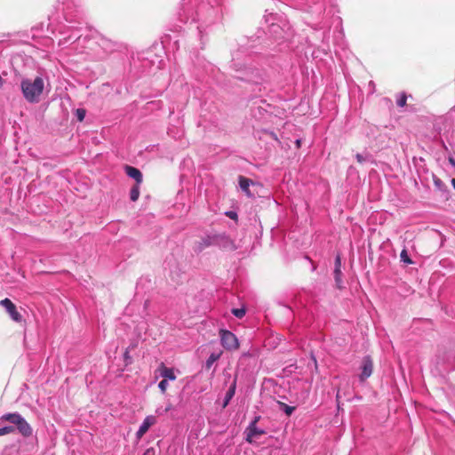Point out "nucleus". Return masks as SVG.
Listing matches in <instances>:
<instances>
[{
	"label": "nucleus",
	"mask_w": 455,
	"mask_h": 455,
	"mask_svg": "<svg viewBox=\"0 0 455 455\" xmlns=\"http://www.w3.org/2000/svg\"><path fill=\"white\" fill-rule=\"evenodd\" d=\"M245 441L252 443L255 442V439L259 436L265 435V430L259 428L257 426H254V423H250L246 427L245 431Z\"/></svg>",
	"instance_id": "8"
},
{
	"label": "nucleus",
	"mask_w": 455,
	"mask_h": 455,
	"mask_svg": "<svg viewBox=\"0 0 455 455\" xmlns=\"http://www.w3.org/2000/svg\"><path fill=\"white\" fill-rule=\"evenodd\" d=\"M269 134H270V136H271L274 140H277V137H276L275 133H274V132H270Z\"/></svg>",
	"instance_id": "34"
},
{
	"label": "nucleus",
	"mask_w": 455,
	"mask_h": 455,
	"mask_svg": "<svg viewBox=\"0 0 455 455\" xmlns=\"http://www.w3.org/2000/svg\"><path fill=\"white\" fill-rule=\"evenodd\" d=\"M260 417L256 416L251 423H254V426H257L258 421L259 420Z\"/></svg>",
	"instance_id": "32"
},
{
	"label": "nucleus",
	"mask_w": 455,
	"mask_h": 455,
	"mask_svg": "<svg viewBox=\"0 0 455 455\" xmlns=\"http://www.w3.org/2000/svg\"><path fill=\"white\" fill-rule=\"evenodd\" d=\"M400 258H401V260L406 264H411L412 261L411 259V258L409 257L408 255V252H407V250L406 249H403L401 253H400Z\"/></svg>",
	"instance_id": "22"
},
{
	"label": "nucleus",
	"mask_w": 455,
	"mask_h": 455,
	"mask_svg": "<svg viewBox=\"0 0 455 455\" xmlns=\"http://www.w3.org/2000/svg\"><path fill=\"white\" fill-rule=\"evenodd\" d=\"M233 66L236 71H243V76H238L237 78L251 82L253 84H260L263 81V72L253 67H243L236 62V60H233Z\"/></svg>",
	"instance_id": "3"
},
{
	"label": "nucleus",
	"mask_w": 455,
	"mask_h": 455,
	"mask_svg": "<svg viewBox=\"0 0 455 455\" xmlns=\"http://www.w3.org/2000/svg\"><path fill=\"white\" fill-rule=\"evenodd\" d=\"M225 214H226L228 218H230V219H232V220H237V218H238L237 213H236L235 212H233V211L226 212H225Z\"/></svg>",
	"instance_id": "29"
},
{
	"label": "nucleus",
	"mask_w": 455,
	"mask_h": 455,
	"mask_svg": "<svg viewBox=\"0 0 455 455\" xmlns=\"http://www.w3.org/2000/svg\"><path fill=\"white\" fill-rule=\"evenodd\" d=\"M220 338L221 346L226 350H236L239 347V341L237 337L228 330H220Z\"/></svg>",
	"instance_id": "4"
},
{
	"label": "nucleus",
	"mask_w": 455,
	"mask_h": 455,
	"mask_svg": "<svg viewBox=\"0 0 455 455\" xmlns=\"http://www.w3.org/2000/svg\"><path fill=\"white\" fill-rule=\"evenodd\" d=\"M86 115V111L84 108H77L76 110V116L79 122L84 121Z\"/></svg>",
	"instance_id": "24"
},
{
	"label": "nucleus",
	"mask_w": 455,
	"mask_h": 455,
	"mask_svg": "<svg viewBox=\"0 0 455 455\" xmlns=\"http://www.w3.org/2000/svg\"><path fill=\"white\" fill-rule=\"evenodd\" d=\"M140 184H134L130 191V199L132 202H136L140 197Z\"/></svg>",
	"instance_id": "18"
},
{
	"label": "nucleus",
	"mask_w": 455,
	"mask_h": 455,
	"mask_svg": "<svg viewBox=\"0 0 455 455\" xmlns=\"http://www.w3.org/2000/svg\"><path fill=\"white\" fill-rule=\"evenodd\" d=\"M295 143H296L297 148H300L301 140H299V139L296 140Z\"/></svg>",
	"instance_id": "33"
},
{
	"label": "nucleus",
	"mask_w": 455,
	"mask_h": 455,
	"mask_svg": "<svg viewBox=\"0 0 455 455\" xmlns=\"http://www.w3.org/2000/svg\"><path fill=\"white\" fill-rule=\"evenodd\" d=\"M0 420L10 422L17 427L19 433L24 437L32 435L33 429L28 421L19 412L3 414Z\"/></svg>",
	"instance_id": "2"
},
{
	"label": "nucleus",
	"mask_w": 455,
	"mask_h": 455,
	"mask_svg": "<svg viewBox=\"0 0 455 455\" xmlns=\"http://www.w3.org/2000/svg\"><path fill=\"white\" fill-rule=\"evenodd\" d=\"M278 406L281 411H283L287 416H291L292 412L295 411L294 406H290L283 402H278Z\"/></svg>",
	"instance_id": "19"
},
{
	"label": "nucleus",
	"mask_w": 455,
	"mask_h": 455,
	"mask_svg": "<svg viewBox=\"0 0 455 455\" xmlns=\"http://www.w3.org/2000/svg\"><path fill=\"white\" fill-rule=\"evenodd\" d=\"M451 184H452L453 188L455 189V179L451 180Z\"/></svg>",
	"instance_id": "35"
},
{
	"label": "nucleus",
	"mask_w": 455,
	"mask_h": 455,
	"mask_svg": "<svg viewBox=\"0 0 455 455\" xmlns=\"http://www.w3.org/2000/svg\"><path fill=\"white\" fill-rule=\"evenodd\" d=\"M81 28L75 26H68L67 28V31L61 32V34L65 35L68 32H70V35L64 36L61 39H60L59 44L64 45L69 41L76 42L81 39L82 35L80 34Z\"/></svg>",
	"instance_id": "7"
},
{
	"label": "nucleus",
	"mask_w": 455,
	"mask_h": 455,
	"mask_svg": "<svg viewBox=\"0 0 455 455\" xmlns=\"http://www.w3.org/2000/svg\"><path fill=\"white\" fill-rule=\"evenodd\" d=\"M124 362H125L126 365L132 363V357L130 355V352L128 349L125 350V352L124 354Z\"/></svg>",
	"instance_id": "27"
},
{
	"label": "nucleus",
	"mask_w": 455,
	"mask_h": 455,
	"mask_svg": "<svg viewBox=\"0 0 455 455\" xmlns=\"http://www.w3.org/2000/svg\"><path fill=\"white\" fill-rule=\"evenodd\" d=\"M125 173L128 177L135 180V184H141L143 181L142 172L136 167L125 165Z\"/></svg>",
	"instance_id": "13"
},
{
	"label": "nucleus",
	"mask_w": 455,
	"mask_h": 455,
	"mask_svg": "<svg viewBox=\"0 0 455 455\" xmlns=\"http://www.w3.org/2000/svg\"><path fill=\"white\" fill-rule=\"evenodd\" d=\"M159 372L160 376L164 378V379L166 380H175L176 375L174 372V370L172 368H168L164 365V363H162L159 366Z\"/></svg>",
	"instance_id": "14"
},
{
	"label": "nucleus",
	"mask_w": 455,
	"mask_h": 455,
	"mask_svg": "<svg viewBox=\"0 0 455 455\" xmlns=\"http://www.w3.org/2000/svg\"><path fill=\"white\" fill-rule=\"evenodd\" d=\"M214 246L226 251L236 249L234 241L225 233L214 234Z\"/></svg>",
	"instance_id": "5"
},
{
	"label": "nucleus",
	"mask_w": 455,
	"mask_h": 455,
	"mask_svg": "<svg viewBox=\"0 0 455 455\" xmlns=\"http://www.w3.org/2000/svg\"><path fill=\"white\" fill-rule=\"evenodd\" d=\"M334 269H341V259L339 255H337L335 258Z\"/></svg>",
	"instance_id": "28"
},
{
	"label": "nucleus",
	"mask_w": 455,
	"mask_h": 455,
	"mask_svg": "<svg viewBox=\"0 0 455 455\" xmlns=\"http://www.w3.org/2000/svg\"><path fill=\"white\" fill-rule=\"evenodd\" d=\"M407 95L405 92H401L396 100V104L400 108H403L406 105Z\"/></svg>",
	"instance_id": "21"
},
{
	"label": "nucleus",
	"mask_w": 455,
	"mask_h": 455,
	"mask_svg": "<svg viewBox=\"0 0 455 455\" xmlns=\"http://www.w3.org/2000/svg\"><path fill=\"white\" fill-rule=\"evenodd\" d=\"M221 355V352L220 353H212L210 355V356L207 358L206 362H205V368L207 370L211 369V367L212 366V364L218 361L220 359Z\"/></svg>",
	"instance_id": "17"
},
{
	"label": "nucleus",
	"mask_w": 455,
	"mask_h": 455,
	"mask_svg": "<svg viewBox=\"0 0 455 455\" xmlns=\"http://www.w3.org/2000/svg\"><path fill=\"white\" fill-rule=\"evenodd\" d=\"M44 82L40 76H36L34 80L25 78L20 83V89L25 100L29 103H37L44 92Z\"/></svg>",
	"instance_id": "1"
},
{
	"label": "nucleus",
	"mask_w": 455,
	"mask_h": 455,
	"mask_svg": "<svg viewBox=\"0 0 455 455\" xmlns=\"http://www.w3.org/2000/svg\"><path fill=\"white\" fill-rule=\"evenodd\" d=\"M362 372L359 376L361 381H364L366 379H368L373 369V363L371 359L369 356H365L363 359L362 362Z\"/></svg>",
	"instance_id": "10"
},
{
	"label": "nucleus",
	"mask_w": 455,
	"mask_h": 455,
	"mask_svg": "<svg viewBox=\"0 0 455 455\" xmlns=\"http://www.w3.org/2000/svg\"><path fill=\"white\" fill-rule=\"evenodd\" d=\"M14 430H15V428L12 426L3 427L0 428V436L1 435H8V434H11V433H13Z\"/></svg>",
	"instance_id": "23"
},
{
	"label": "nucleus",
	"mask_w": 455,
	"mask_h": 455,
	"mask_svg": "<svg viewBox=\"0 0 455 455\" xmlns=\"http://www.w3.org/2000/svg\"><path fill=\"white\" fill-rule=\"evenodd\" d=\"M210 246H214V234H209L202 237L201 241L196 243L194 251L199 253Z\"/></svg>",
	"instance_id": "11"
},
{
	"label": "nucleus",
	"mask_w": 455,
	"mask_h": 455,
	"mask_svg": "<svg viewBox=\"0 0 455 455\" xmlns=\"http://www.w3.org/2000/svg\"><path fill=\"white\" fill-rule=\"evenodd\" d=\"M333 274H334V280H335V283H336V286L339 289H341L342 288V279H341L342 272H341V269H334Z\"/></svg>",
	"instance_id": "20"
},
{
	"label": "nucleus",
	"mask_w": 455,
	"mask_h": 455,
	"mask_svg": "<svg viewBox=\"0 0 455 455\" xmlns=\"http://www.w3.org/2000/svg\"><path fill=\"white\" fill-rule=\"evenodd\" d=\"M96 44L103 50V53L105 54H108L116 49V43L104 36H100Z\"/></svg>",
	"instance_id": "12"
},
{
	"label": "nucleus",
	"mask_w": 455,
	"mask_h": 455,
	"mask_svg": "<svg viewBox=\"0 0 455 455\" xmlns=\"http://www.w3.org/2000/svg\"><path fill=\"white\" fill-rule=\"evenodd\" d=\"M158 387L159 389L162 391V393H164L168 387V380L166 379H162L159 383H158Z\"/></svg>",
	"instance_id": "26"
},
{
	"label": "nucleus",
	"mask_w": 455,
	"mask_h": 455,
	"mask_svg": "<svg viewBox=\"0 0 455 455\" xmlns=\"http://www.w3.org/2000/svg\"><path fill=\"white\" fill-rule=\"evenodd\" d=\"M142 455H155V450L154 448L150 447V448H148Z\"/></svg>",
	"instance_id": "31"
},
{
	"label": "nucleus",
	"mask_w": 455,
	"mask_h": 455,
	"mask_svg": "<svg viewBox=\"0 0 455 455\" xmlns=\"http://www.w3.org/2000/svg\"><path fill=\"white\" fill-rule=\"evenodd\" d=\"M0 306L4 307L6 312L9 314L12 320L16 323L22 321V315L18 312L16 306L12 303L10 299H4L0 300Z\"/></svg>",
	"instance_id": "6"
},
{
	"label": "nucleus",
	"mask_w": 455,
	"mask_h": 455,
	"mask_svg": "<svg viewBox=\"0 0 455 455\" xmlns=\"http://www.w3.org/2000/svg\"><path fill=\"white\" fill-rule=\"evenodd\" d=\"M156 422V418L153 415L147 416L141 425L140 426L138 431L136 432V438L138 440L141 439V437L148 432V430L155 425Z\"/></svg>",
	"instance_id": "9"
},
{
	"label": "nucleus",
	"mask_w": 455,
	"mask_h": 455,
	"mask_svg": "<svg viewBox=\"0 0 455 455\" xmlns=\"http://www.w3.org/2000/svg\"><path fill=\"white\" fill-rule=\"evenodd\" d=\"M232 313L235 316H236L237 318H242L245 315V310L243 308H234L232 310Z\"/></svg>",
	"instance_id": "25"
},
{
	"label": "nucleus",
	"mask_w": 455,
	"mask_h": 455,
	"mask_svg": "<svg viewBox=\"0 0 455 455\" xmlns=\"http://www.w3.org/2000/svg\"><path fill=\"white\" fill-rule=\"evenodd\" d=\"M235 389H236V378L233 380L228 390L227 391V393L225 395V398L223 401V408L227 407L228 404L229 403V402L231 401V399L234 397V395L235 394Z\"/></svg>",
	"instance_id": "15"
},
{
	"label": "nucleus",
	"mask_w": 455,
	"mask_h": 455,
	"mask_svg": "<svg viewBox=\"0 0 455 455\" xmlns=\"http://www.w3.org/2000/svg\"><path fill=\"white\" fill-rule=\"evenodd\" d=\"M355 158L357 162L360 164H363V162L366 161V157H364L362 154L359 153L355 155Z\"/></svg>",
	"instance_id": "30"
},
{
	"label": "nucleus",
	"mask_w": 455,
	"mask_h": 455,
	"mask_svg": "<svg viewBox=\"0 0 455 455\" xmlns=\"http://www.w3.org/2000/svg\"><path fill=\"white\" fill-rule=\"evenodd\" d=\"M252 184V180L245 178L243 176L239 177V186L243 192H244L248 196H251V193L249 189L250 185Z\"/></svg>",
	"instance_id": "16"
}]
</instances>
